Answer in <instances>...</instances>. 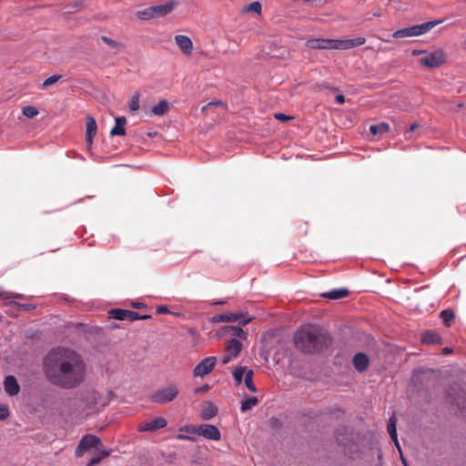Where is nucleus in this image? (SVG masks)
Returning a JSON list of instances; mask_svg holds the SVG:
<instances>
[{
	"label": "nucleus",
	"instance_id": "f257e3e1",
	"mask_svg": "<svg viewBox=\"0 0 466 466\" xmlns=\"http://www.w3.org/2000/svg\"><path fill=\"white\" fill-rule=\"evenodd\" d=\"M43 371L53 385L71 390L81 385L86 374V365L76 350L57 347L52 349L43 360Z\"/></svg>",
	"mask_w": 466,
	"mask_h": 466
},
{
	"label": "nucleus",
	"instance_id": "f03ea898",
	"mask_svg": "<svg viewBox=\"0 0 466 466\" xmlns=\"http://www.w3.org/2000/svg\"><path fill=\"white\" fill-rule=\"evenodd\" d=\"M294 344L303 353H318L328 347V334L320 328L306 325L294 334Z\"/></svg>",
	"mask_w": 466,
	"mask_h": 466
},
{
	"label": "nucleus",
	"instance_id": "7ed1b4c3",
	"mask_svg": "<svg viewBox=\"0 0 466 466\" xmlns=\"http://www.w3.org/2000/svg\"><path fill=\"white\" fill-rule=\"evenodd\" d=\"M177 4L176 2L170 1L164 5H152L143 10L137 11V15L138 18L142 20L164 17L167 15L170 14L177 6Z\"/></svg>",
	"mask_w": 466,
	"mask_h": 466
},
{
	"label": "nucleus",
	"instance_id": "20e7f679",
	"mask_svg": "<svg viewBox=\"0 0 466 466\" xmlns=\"http://www.w3.org/2000/svg\"><path fill=\"white\" fill-rule=\"evenodd\" d=\"M179 394V389L175 384H169L166 388H162L155 391L150 400L157 404H165L173 401Z\"/></svg>",
	"mask_w": 466,
	"mask_h": 466
},
{
	"label": "nucleus",
	"instance_id": "39448f33",
	"mask_svg": "<svg viewBox=\"0 0 466 466\" xmlns=\"http://www.w3.org/2000/svg\"><path fill=\"white\" fill-rule=\"evenodd\" d=\"M94 448L96 451H100L104 448V445L101 441V440L93 434H86L83 436V438L80 440L76 451L75 455L77 458H80L84 455V453Z\"/></svg>",
	"mask_w": 466,
	"mask_h": 466
},
{
	"label": "nucleus",
	"instance_id": "423d86ee",
	"mask_svg": "<svg viewBox=\"0 0 466 466\" xmlns=\"http://www.w3.org/2000/svg\"><path fill=\"white\" fill-rule=\"evenodd\" d=\"M446 62V54L441 48H437L431 52H427L420 58V64L429 68H437Z\"/></svg>",
	"mask_w": 466,
	"mask_h": 466
},
{
	"label": "nucleus",
	"instance_id": "0eeeda50",
	"mask_svg": "<svg viewBox=\"0 0 466 466\" xmlns=\"http://www.w3.org/2000/svg\"><path fill=\"white\" fill-rule=\"evenodd\" d=\"M242 343L239 339L232 338L228 341L225 349V353L221 357V362L223 364L228 363L232 359L238 356L242 350Z\"/></svg>",
	"mask_w": 466,
	"mask_h": 466
},
{
	"label": "nucleus",
	"instance_id": "6e6552de",
	"mask_svg": "<svg viewBox=\"0 0 466 466\" xmlns=\"http://www.w3.org/2000/svg\"><path fill=\"white\" fill-rule=\"evenodd\" d=\"M204 436V425L198 427L193 425H187L179 429V433L177 435V440L196 441L198 437Z\"/></svg>",
	"mask_w": 466,
	"mask_h": 466
},
{
	"label": "nucleus",
	"instance_id": "1a4fd4ad",
	"mask_svg": "<svg viewBox=\"0 0 466 466\" xmlns=\"http://www.w3.org/2000/svg\"><path fill=\"white\" fill-rule=\"evenodd\" d=\"M338 39L311 38L307 41V46L312 49L337 50Z\"/></svg>",
	"mask_w": 466,
	"mask_h": 466
},
{
	"label": "nucleus",
	"instance_id": "9d476101",
	"mask_svg": "<svg viewBox=\"0 0 466 466\" xmlns=\"http://www.w3.org/2000/svg\"><path fill=\"white\" fill-rule=\"evenodd\" d=\"M108 315L111 319L125 320L128 319L130 321L137 320L139 318V313L128 309H113L108 311Z\"/></svg>",
	"mask_w": 466,
	"mask_h": 466
},
{
	"label": "nucleus",
	"instance_id": "9b49d317",
	"mask_svg": "<svg viewBox=\"0 0 466 466\" xmlns=\"http://www.w3.org/2000/svg\"><path fill=\"white\" fill-rule=\"evenodd\" d=\"M167 425V421L165 418L158 417L150 421L142 422L139 424L137 430L140 432L144 431H156L163 429Z\"/></svg>",
	"mask_w": 466,
	"mask_h": 466
},
{
	"label": "nucleus",
	"instance_id": "f8f14e48",
	"mask_svg": "<svg viewBox=\"0 0 466 466\" xmlns=\"http://www.w3.org/2000/svg\"><path fill=\"white\" fill-rule=\"evenodd\" d=\"M98 393L95 390L86 392L81 400L86 410V414L96 411V407L98 400Z\"/></svg>",
	"mask_w": 466,
	"mask_h": 466
},
{
	"label": "nucleus",
	"instance_id": "ddd939ff",
	"mask_svg": "<svg viewBox=\"0 0 466 466\" xmlns=\"http://www.w3.org/2000/svg\"><path fill=\"white\" fill-rule=\"evenodd\" d=\"M174 40L185 56H190L192 54L193 43L188 36L184 35H175Z\"/></svg>",
	"mask_w": 466,
	"mask_h": 466
},
{
	"label": "nucleus",
	"instance_id": "4468645a",
	"mask_svg": "<svg viewBox=\"0 0 466 466\" xmlns=\"http://www.w3.org/2000/svg\"><path fill=\"white\" fill-rule=\"evenodd\" d=\"M366 43V38L362 36L350 39H338L337 50L351 49Z\"/></svg>",
	"mask_w": 466,
	"mask_h": 466
},
{
	"label": "nucleus",
	"instance_id": "2eb2a0df",
	"mask_svg": "<svg viewBox=\"0 0 466 466\" xmlns=\"http://www.w3.org/2000/svg\"><path fill=\"white\" fill-rule=\"evenodd\" d=\"M396 423H397L396 418L395 417H390L389 421H388V432H389V435H390V439L394 441L397 449L400 452L401 460H402V462H403L404 466H408V464L406 462V460L404 459V457L401 454L400 446V443H399V441H398Z\"/></svg>",
	"mask_w": 466,
	"mask_h": 466
},
{
	"label": "nucleus",
	"instance_id": "dca6fc26",
	"mask_svg": "<svg viewBox=\"0 0 466 466\" xmlns=\"http://www.w3.org/2000/svg\"><path fill=\"white\" fill-rule=\"evenodd\" d=\"M352 363L355 370L359 372L365 371L370 365V358L363 352H359L354 355Z\"/></svg>",
	"mask_w": 466,
	"mask_h": 466
},
{
	"label": "nucleus",
	"instance_id": "f3484780",
	"mask_svg": "<svg viewBox=\"0 0 466 466\" xmlns=\"http://www.w3.org/2000/svg\"><path fill=\"white\" fill-rule=\"evenodd\" d=\"M4 389L9 396H16L20 391V386L15 377L9 375L5 378Z\"/></svg>",
	"mask_w": 466,
	"mask_h": 466
},
{
	"label": "nucleus",
	"instance_id": "a211bd4d",
	"mask_svg": "<svg viewBox=\"0 0 466 466\" xmlns=\"http://www.w3.org/2000/svg\"><path fill=\"white\" fill-rule=\"evenodd\" d=\"M97 125L96 121L93 116H88L86 117V141L88 145H92L93 138L96 134Z\"/></svg>",
	"mask_w": 466,
	"mask_h": 466
},
{
	"label": "nucleus",
	"instance_id": "6ab92c4d",
	"mask_svg": "<svg viewBox=\"0 0 466 466\" xmlns=\"http://www.w3.org/2000/svg\"><path fill=\"white\" fill-rule=\"evenodd\" d=\"M392 35L394 38H405V37L419 36L420 35L418 32V26H417V25H415L412 26L399 29V30L395 31Z\"/></svg>",
	"mask_w": 466,
	"mask_h": 466
},
{
	"label": "nucleus",
	"instance_id": "aec40b11",
	"mask_svg": "<svg viewBox=\"0 0 466 466\" xmlns=\"http://www.w3.org/2000/svg\"><path fill=\"white\" fill-rule=\"evenodd\" d=\"M116 124L115 127L111 129L110 135L111 136H125L126 135V129L125 125L127 123V119L124 116H117L116 117Z\"/></svg>",
	"mask_w": 466,
	"mask_h": 466
},
{
	"label": "nucleus",
	"instance_id": "412c9836",
	"mask_svg": "<svg viewBox=\"0 0 466 466\" xmlns=\"http://www.w3.org/2000/svg\"><path fill=\"white\" fill-rule=\"evenodd\" d=\"M421 342L425 344H441V337L434 331H426L421 336Z\"/></svg>",
	"mask_w": 466,
	"mask_h": 466
},
{
	"label": "nucleus",
	"instance_id": "4be33fe9",
	"mask_svg": "<svg viewBox=\"0 0 466 466\" xmlns=\"http://www.w3.org/2000/svg\"><path fill=\"white\" fill-rule=\"evenodd\" d=\"M349 294L347 289H334L322 294L323 298L329 299H339L345 298Z\"/></svg>",
	"mask_w": 466,
	"mask_h": 466
},
{
	"label": "nucleus",
	"instance_id": "5701e85b",
	"mask_svg": "<svg viewBox=\"0 0 466 466\" xmlns=\"http://www.w3.org/2000/svg\"><path fill=\"white\" fill-rule=\"evenodd\" d=\"M101 41H103L106 46H108L110 48L119 51L123 50L126 47V45L122 42H118L116 40H114L106 35H101L100 36Z\"/></svg>",
	"mask_w": 466,
	"mask_h": 466
},
{
	"label": "nucleus",
	"instance_id": "b1692460",
	"mask_svg": "<svg viewBox=\"0 0 466 466\" xmlns=\"http://www.w3.org/2000/svg\"><path fill=\"white\" fill-rule=\"evenodd\" d=\"M220 437L221 434L217 426L206 423V439L218 441Z\"/></svg>",
	"mask_w": 466,
	"mask_h": 466
},
{
	"label": "nucleus",
	"instance_id": "393cba45",
	"mask_svg": "<svg viewBox=\"0 0 466 466\" xmlns=\"http://www.w3.org/2000/svg\"><path fill=\"white\" fill-rule=\"evenodd\" d=\"M390 131V125L385 122H381L376 125H371L370 127V132L373 135H382L386 134Z\"/></svg>",
	"mask_w": 466,
	"mask_h": 466
},
{
	"label": "nucleus",
	"instance_id": "a878e982",
	"mask_svg": "<svg viewBox=\"0 0 466 466\" xmlns=\"http://www.w3.org/2000/svg\"><path fill=\"white\" fill-rule=\"evenodd\" d=\"M169 109V105L166 100H160L157 105L152 108L153 115L164 116Z\"/></svg>",
	"mask_w": 466,
	"mask_h": 466
},
{
	"label": "nucleus",
	"instance_id": "bb28decb",
	"mask_svg": "<svg viewBox=\"0 0 466 466\" xmlns=\"http://www.w3.org/2000/svg\"><path fill=\"white\" fill-rule=\"evenodd\" d=\"M97 452H98V455H97V456H96V457H94V458H92V459L88 461V463H87V465H86V466H96L97 464H99V463H100V461H101L103 459H105V458L108 457V456L110 455V453H111V451H106V450H105L104 448H103V449H101L100 451H97Z\"/></svg>",
	"mask_w": 466,
	"mask_h": 466
},
{
	"label": "nucleus",
	"instance_id": "cd10ccee",
	"mask_svg": "<svg viewBox=\"0 0 466 466\" xmlns=\"http://www.w3.org/2000/svg\"><path fill=\"white\" fill-rule=\"evenodd\" d=\"M441 22H442L441 20H437V21H429L426 23H422L420 25H417L419 35H424L425 33H427L428 31L432 29L434 26L441 24Z\"/></svg>",
	"mask_w": 466,
	"mask_h": 466
},
{
	"label": "nucleus",
	"instance_id": "c85d7f7f",
	"mask_svg": "<svg viewBox=\"0 0 466 466\" xmlns=\"http://www.w3.org/2000/svg\"><path fill=\"white\" fill-rule=\"evenodd\" d=\"M227 332L232 335L234 338L246 339V334L243 329L239 326H226Z\"/></svg>",
	"mask_w": 466,
	"mask_h": 466
},
{
	"label": "nucleus",
	"instance_id": "c756f323",
	"mask_svg": "<svg viewBox=\"0 0 466 466\" xmlns=\"http://www.w3.org/2000/svg\"><path fill=\"white\" fill-rule=\"evenodd\" d=\"M258 398L248 397L242 401L240 410L242 412H246V411L251 410L254 406H256L258 404Z\"/></svg>",
	"mask_w": 466,
	"mask_h": 466
},
{
	"label": "nucleus",
	"instance_id": "7c9ffc66",
	"mask_svg": "<svg viewBox=\"0 0 466 466\" xmlns=\"http://www.w3.org/2000/svg\"><path fill=\"white\" fill-rule=\"evenodd\" d=\"M247 371L248 370L246 367H236L233 370L232 373L238 385H240L242 383L243 376H246Z\"/></svg>",
	"mask_w": 466,
	"mask_h": 466
},
{
	"label": "nucleus",
	"instance_id": "2f4dec72",
	"mask_svg": "<svg viewBox=\"0 0 466 466\" xmlns=\"http://www.w3.org/2000/svg\"><path fill=\"white\" fill-rule=\"evenodd\" d=\"M252 377H253V370H248V371L246 372V376L244 378V383L249 391L256 392L257 388L253 382Z\"/></svg>",
	"mask_w": 466,
	"mask_h": 466
},
{
	"label": "nucleus",
	"instance_id": "473e14b6",
	"mask_svg": "<svg viewBox=\"0 0 466 466\" xmlns=\"http://www.w3.org/2000/svg\"><path fill=\"white\" fill-rule=\"evenodd\" d=\"M261 4L258 1H254L247 5L244 6L243 12L248 13V12H254L258 15L261 14Z\"/></svg>",
	"mask_w": 466,
	"mask_h": 466
},
{
	"label": "nucleus",
	"instance_id": "72a5a7b5",
	"mask_svg": "<svg viewBox=\"0 0 466 466\" xmlns=\"http://www.w3.org/2000/svg\"><path fill=\"white\" fill-rule=\"evenodd\" d=\"M62 78V76L61 75H54L48 78H46L40 86V88L41 89H46L48 88L50 86H53L55 85L56 83H57L60 79Z\"/></svg>",
	"mask_w": 466,
	"mask_h": 466
},
{
	"label": "nucleus",
	"instance_id": "f704fd0d",
	"mask_svg": "<svg viewBox=\"0 0 466 466\" xmlns=\"http://www.w3.org/2000/svg\"><path fill=\"white\" fill-rule=\"evenodd\" d=\"M22 112H23V115L25 116H26L27 118H34L39 114V111L37 110V108L33 106H26L23 107Z\"/></svg>",
	"mask_w": 466,
	"mask_h": 466
},
{
	"label": "nucleus",
	"instance_id": "c9c22d12",
	"mask_svg": "<svg viewBox=\"0 0 466 466\" xmlns=\"http://www.w3.org/2000/svg\"><path fill=\"white\" fill-rule=\"evenodd\" d=\"M128 107L129 110L133 112L137 111L139 109V93L137 92L135 95H133V96L129 100Z\"/></svg>",
	"mask_w": 466,
	"mask_h": 466
},
{
	"label": "nucleus",
	"instance_id": "e433bc0d",
	"mask_svg": "<svg viewBox=\"0 0 466 466\" xmlns=\"http://www.w3.org/2000/svg\"><path fill=\"white\" fill-rule=\"evenodd\" d=\"M441 318L447 325L455 318L454 312L451 309H444L441 312Z\"/></svg>",
	"mask_w": 466,
	"mask_h": 466
},
{
	"label": "nucleus",
	"instance_id": "4c0bfd02",
	"mask_svg": "<svg viewBox=\"0 0 466 466\" xmlns=\"http://www.w3.org/2000/svg\"><path fill=\"white\" fill-rule=\"evenodd\" d=\"M217 363L216 357H206V375L209 374Z\"/></svg>",
	"mask_w": 466,
	"mask_h": 466
},
{
	"label": "nucleus",
	"instance_id": "58836bf2",
	"mask_svg": "<svg viewBox=\"0 0 466 466\" xmlns=\"http://www.w3.org/2000/svg\"><path fill=\"white\" fill-rule=\"evenodd\" d=\"M238 316H240L239 319L237 320L239 322V325L245 326L248 323H249L252 320V317L248 316V312H240L238 313Z\"/></svg>",
	"mask_w": 466,
	"mask_h": 466
},
{
	"label": "nucleus",
	"instance_id": "ea45409f",
	"mask_svg": "<svg viewBox=\"0 0 466 466\" xmlns=\"http://www.w3.org/2000/svg\"><path fill=\"white\" fill-rule=\"evenodd\" d=\"M217 414V409L210 403L206 402V420H208Z\"/></svg>",
	"mask_w": 466,
	"mask_h": 466
},
{
	"label": "nucleus",
	"instance_id": "a19ab883",
	"mask_svg": "<svg viewBox=\"0 0 466 466\" xmlns=\"http://www.w3.org/2000/svg\"><path fill=\"white\" fill-rule=\"evenodd\" d=\"M194 377L204 378V360H201L193 370Z\"/></svg>",
	"mask_w": 466,
	"mask_h": 466
},
{
	"label": "nucleus",
	"instance_id": "79ce46f5",
	"mask_svg": "<svg viewBox=\"0 0 466 466\" xmlns=\"http://www.w3.org/2000/svg\"><path fill=\"white\" fill-rule=\"evenodd\" d=\"M223 319L222 321L232 322L237 321L240 316H238V313H222Z\"/></svg>",
	"mask_w": 466,
	"mask_h": 466
},
{
	"label": "nucleus",
	"instance_id": "37998d69",
	"mask_svg": "<svg viewBox=\"0 0 466 466\" xmlns=\"http://www.w3.org/2000/svg\"><path fill=\"white\" fill-rule=\"evenodd\" d=\"M9 417V409L7 405H0V420H5Z\"/></svg>",
	"mask_w": 466,
	"mask_h": 466
},
{
	"label": "nucleus",
	"instance_id": "c03bdc74",
	"mask_svg": "<svg viewBox=\"0 0 466 466\" xmlns=\"http://www.w3.org/2000/svg\"><path fill=\"white\" fill-rule=\"evenodd\" d=\"M81 5H82V2H78V1L74 2V3H72V4H70V5H68L66 6V8H67L66 12H67V13H70V12H71V9H74V8L79 7V6H81Z\"/></svg>",
	"mask_w": 466,
	"mask_h": 466
},
{
	"label": "nucleus",
	"instance_id": "a18cd8bd",
	"mask_svg": "<svg viewBox=\"0 0 466 466\" xmlns=\"http://www.w3.org/2000/svg\"><path fill=\"white\" fill-rule=\"evenodd\" d=\"M157 314H166V313H169V309L167 306H159L157 308Z\"/></svg>",
	"mask_w": 466,
	"mask_h": 466
},
{
	"label": "nucleus",
	"instance_id": "49530a36",
	"mask_svg": "<svg viewBox=\"0 0 466 466\" xmlns=\"http://www.w3.org/2000/svg\"><path fill=\"white\" fill-rule=\"evenodd\" d=\"M222 319H223L222 314H217V315L213 316L212 318H210V321L213 323L221 322Z\"/></svg>",
	"mask_w": 466,
	"mask_h": 466
},
{
	"label": "nucleus",
	"instance_id": "de8ad7c7",
	"mask_svg": "<svg viewBox=\"0 0 466 466\" xmlns=\"http://www.w3.org/2000/svg\"><path fill=\"white\" fill-rule=\"evenodd\" d=\"M418 127H419V125L417 123L410 125L409 130L406 132V137L410 138V137L409 136V134L413 132Z\"/></svg>",
	"mask_w": 466,
	"mask_h": 466
},
{
	"label": "nucleus",
	"instance_id": "09e8293b",
	"mask_svg": "<svg viewBox=\"0 0 466 466\" xmlns=\"http://www.w3.org/2000/svg\"><path fill=\"white\" fill-rule=\"evenodd\" d=\"M426 53H427V51L421 50V49H414L411 52L413 56H418L422 55V54H424V56H425Z\"/></svg>",
	"mask_w": 466,
	"mask_h": 466
},
{
	"label": "nucleus",
	"instance_id": "8fccbe9b",
	"mask_svg": "<svg viewBox=\"0 0 466 466\" xmlns=\"http://www.w3.org/2000/svg\"><path fill=\"white\" fill-rule=\"evenodd\" d=\"M335 100H336L337 103L341 105V104H343L345 102V97L342 95H337L335 96Z\"/></svg>",
	"mask_w": 466,
	"mask_h": 466
},
{
	"label": "nucleus",
	"instance_id": "3c124183",
	"mask_svg": "<svg viewBox=\"0 0 466 466\" xmlns=\"http://www.w3.org/2000/svg\"><path fill=\"white\" fill-rule=\"evenodd\" d=\"M203 391H204V386H198V387H196V388L194 389L193 393H194L195 395H198V394H199V393H201V392H203Z\"/></svg>",
	"mask_w": 466,
	"mask_h": 466
},
{
	"label": "nucleus",
	"instance_id": "603ef678",
	"mask_svg": "<svg viewBox=\"0 0 466 466\" xmlns=\"http://www.w3.org/2000/svg\"><path fill=\"white\" fill-rule=\"evenodd\" d=\"M275 117H276L277 119H279V120H283V119H288V118H289V116H287L286 115H284V114H282V113H277V114L275 115Z\"/></svg>",
	"mask_w": 466,
	"mask_h": 466
},
{
	"label": "nucleus",
	"instance_id": "864d4df0",
	"mask_svg": "<svg viewBox=\"0 0 466 466\" xmlns=\"http://www.w3.org/2000/svg\"><path fill=\"white\" fill-rule=\"evenodd\" d=\"M20 308L25 309V310H31V309H35V306L31 305V304H23L20 306Z\"/></svg>",
	"mask_w": 466,
	"mask_h": 466
},
{
	"label": "nucleus",
	"instance_id": "5fc2aeb1",
	"mask_svg": "<svg viewBox=\"0 0 466 466\" xmlns=\"http://www.w3.org/2000/svg\"><path fill=\"white\" fill-rule=\"evenodd\" d=\"M132 307L135 309H141L142 307H144V304L141 302H134L132 303Z\"/></svg>",
	"mask_w": 466,
	"mask_h": 466
},
{
	"label": "nucleus",
	"instance_id": "6e6d98bb",
	"mask_svg": "<svg viewBox=\"0 0 466 466\" xmlns=\"http://www.w3.org/2000/svg\"><path fill=\"white\" fill-rule=\"evenodd\" d=\"M150 318H151V316H150V315H147V314H146V315H140V314H139V318H138V319H150Z\"/></svg>",
	"mask_w": 466,
	"mask_h": 466
},
{
	"label": "nucleus",
	"instance_id": "4d7b16f0",
	"mask_svg": "<svg viewBox=\"0 0 466 466\" xmlns=\"http://www.w3.org/2000/svg\"><path fill=\"white\" fill-rule=\"evenodd\" d=\"M451 351L452 350L450 348H444L442 350V353L445 354V355L451 353Z\"/></svg>",
	"mask_w": 466,
	"mask_h": 466
},
{
	"label": "nucleus",
	"instance_id": "13d9d810",
	"mask_svg": "<svg viewBox=\"0 0 466 466\" xmlns=\"http://www.w3.org/2000/svg\"><path fill=\"white\" fill-rule=\"evenodd\" d=\"M217 104H218V103L208 102V104H206V108H207L208 106H215V105H217Z\"/></svg>",
	"mask_w": 466,
	"mask_h": 466
},
{
	"label": "nucleus",
	"instance_id": "bf43d9fd",
	"mask_svg": "<svg viewBox=\"0 0 466 466\" xmlns=\"http://www.w3.org/2000/svg\"><path fill=\"white\" fill-rule=\"evenodd\" d=\"M224 303H225L224 301H218V302H213L212 305H222Z\"/></svg>",
	"mask_w": 466,
	"mask_h": 466
},
{
	"label": "nucleus",
	"instance_id": "052dcab7",
	"mask_svg": "<svg viewBox=\"0 0 466 466\" xmlns=\"http://www.w3.org/2000/svg\"><path fill=\"white\" fill-rule=\"evenodd\" d=\"M337 440H338L339 443H342V441H340L338 436H337Z\"/></svg>",
	"mask_w": 466,
	"mask_h": 466
},
{
	"label": "nucleus",
	"instance_id": "680f3d73",
	"mask_svg": "<svg viewBox=\"0 0 466 466\" xmlns=\"http://www.w3.org/2000/svg\"><path fill=\"white\" fill-rule=\"evenodd\" d=\"M200 111H201V112H204V106H202V107L200 108Z\"/></svg>",
	"mask_w": 466,
	"mask_h": 466
},
{
	"label": "nucleus",
	"instance_id": "e2e57ef3",
	"mask_svg": "<svg viewBox=\"0 0 466 466\" xmlns=\"http://www.w3.org/2000/svg\"><path fill=\"white\" fill-rule=\"evenodd\" d=\"M3 294L0 292V298H2Z\"/></svg>",
	"mask_w": 466,
	"mask_h": 466
}]
</instances>
